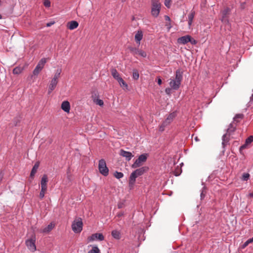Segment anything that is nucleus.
<instances>
[{
	"instance_id": "f257e3e1",
	"label": "nucleus",
	"mask_w": 253,
	"mask_h": 253,
	"mask_svg": "<svg viewBox=\"0 0 253 253\" xmlns=\"http://www.w3.org/2000/svg\"><path fill=\"white\" fill-rule=\"evenodd\" d=\"M183 79V71L181 69H178L175 73V78L169 79V84L170 87L174 90H177L181 84Z\"/></svg>"
},
{
	"instance_id": "f03ea898",
	"label": "nucleus",
	"mask_w": 253,
	"mask_h": 253,
	"mask_svg": "<svg viewBox=\"0 0 253 253\" xmlns=\"http://www.w3.org/2000/svg\"><path fill=\"white\" fill-rule=\"evenodd\" d=\"M148 167L145 166L141 167L133 171L130 175L129 180V187L132 188L135 184L136 178L139 176L143 175L148 170Z\"/></svg>"
},
{
	"instance_id": "7ed1b4c3",
	"label": "nucleus",
	"mask_w": 253,
	"mask_h": 253,
	"mask_svg": "<svg viewBox=\"0 0 253 253\" xmlns=\"http://www.w3.org/2000/svg\"><path fill=\"white\" fill-rule=\"evenodd\" d=\"M236 127V124L234 122L229 125L226 133L222 136V145L223 148L228 144L229 141V136L235 131Z\"/></svg>"
},
{
	"instance_id": "20e7f679",
	"label": "nucleus",
	"mask_w": 253,
	"mask_h": 253,
	"mask_svg": "<svg viewBox=\"0 0 253 253\" xmlns=\"http://www.w3.org/2000/svg\"><path fill=\"white\" fill-rule=\"evenodd\" d=\"M221 18L220 19L221 22L227 27L230 28V24L229 21V16L231 13V9L229 7H226L221 11Z\"/></svg>"
},
{
	"instance_id": "39448f33",
	"label": "nucleus",
	"mask_w": 253,
	"mask_h": 253,
	"mask_svg": "<svg viewBox=\"0 0 253 253\" xmlns=\"http://www.w3.org/2000/svg\"><path fill=\"white\" fill-rule=\"evenodd\" d=\"M147 157L148 154L147 153L140 155L131 165V168L132 169H136L140 167L146 161Z\"/></svg>"
},
{
	"instance_id": "423d86ee",
	"label": "nucleus",
	"mask_w": 253,
	"mask_h": 253,
	"mask_svg": "<svg viewBox=\"0 0 253 253\" xmlns=\"http://www.w3.org/2000/svg\"><path fill=\"white\" fill-rule=\"evenodd\" d=\"M83 221L81 217L75 219L72 224V229L75 233H79L83 230Z\"/></svg>"
},
{
	"instance_id": "0eeeda50",
	"label": "nucleus",
	"mask_w": 253,
	"mask_h": 253,
	"mask_svg": "<svg viewBox=\"0 0 253 253\" xmlns=\"http://www.w3.org/2000/svg\"><path fill=\"white\" fill-rule=\"evenodd\" d=\"M161 8V4L159 0H152L151 14L154 17H157L158 16Z\"/></svg>"
},
{
	"instance_id": "6e6552de",
	"label": "nucleus",
	"mask_w": 253,
	"mask_h": 253,
	"mask_svg": "<svg viewBox=\"0 0 253 253\" xmlns=\"http://www.w3.org/2000/svg\"><path fill=\"white\" fill-rule=\"evenodd\" d=\"M98 169L99 172L103 175L106 176L109 174V169L106 166V162L104 159H101L99 161Z\"/></svg>"
},
{
	"instance_id": "1a4fd4ad",
	"label": "nucleus",
	"mask_w": 253,
	"mask_h": 253,
	"mask_svg": "<svg viewBox=\"0 0 253 253\" xmlns=\"http://www.w3.org/2000/svg\"><path fill=\"white\" fill-rule=\"evenodd\" d=\"M35 242L36 238L35 237L33 238L27 239L25 241V244L28 249L32 252H34L36 251Z\"/></svg>"
},
{
	"instance_id": "9d476101",
	"label": "nucleus",
	"mask_w": 253,
	"mask_h": 253,
	"mask_svg": "<svg viewBox=\"0 0 253 253\" xmlns=\"http://www.w3.org/2000/svg\"><path fill=\"white\" fill-rule=\"evenodd\" d=\"M104 240V237L102 233H94L91 236L88 237L87 240V242H92L94 241H102Z\"/></svg>"
},
{
	"instance_id": "9b49d317",
	"label": "nucleus",
	"mask_w": 253,
	"mask_h": 253,
	"mask_svg": "<svg viewBox=\"0 0 253 253\" xmlns=\"http://www.w3.org/2000/svg\"><path fill=\"white\" fill-rule=\"evenodd\" d=\"M120 155L126 158V160L127 161H129L131 158L134 156L132 154L128 151H126L123 149H121L120 152Z\"/></svg>"
},
{
	"instance_id": "f8f14e48",
	"label": "nucleus",
	"mask_w": 253,
	"mask_h": 253,
	"mask_svg": "<svg viewBox=\"0 0 253 253\" xmlns=\"http://www.w3.org/2000/svg\"><path fill=\"white\" fill-rule=\"evenodd\" d=\"M190 41V36L186 35L179 38L177 39V42L179 44H185Z\"/></svg>"
},
{
	"instance_id": "ddd939ff",
	"label": "nucleus",
	"mask_w": 253,
	"mask_h": 253,
	"mask_svg": "<svg viewBox=\"0 0 253 253\" xmlns=\"http://www.w3.org/2000/svg\"><path fill=\"white\" fill-rule=\"evenodd\" d=\"M176 113L175 112H173L170 113L167 117L166 119L163 121L164 124H166L168 126L169 125L173 120L174 118L176 117Z\"/></svg>"
},
{
	"instance_id": "4468645a",
	"label": "nucleus",
	"mask_w": 253,
	"mask_h": 253,
	"mask_svg": "<svg viewBox=\"0 0 253 253\" xmlns=\"http://www.w3.org/2000/svg\"><path fill=\"white\" fill-rule=\"evenodd\" d=\"M143 32L142 31L138 30L136 33V34L135 35L134 38H135V41L136 43L138 44V45L140 44V41L142 40V39L143 38Z\"/></svg>"
},
{
	"instance_id": "2eb2a0df",
	"label": "nucleus",
	"mask_w": 253,
	"mask_h": 253,
	"mask_svg": "<svg viewBox=\"0 0 253 253\" xmlns=\"http://www.w3.org/2000/svg\"><path fill=\"white\" fill-rule=\"evenodd\" d=\"M61 109L65 112L69 113L70 110V104L68 101H64L61 106Z\"/></svg>"
},
{
	"instance_id": "dca6fc26",
	"label": "nucleus",
	"mask_w": 253,
	"mask_h": 253,
	"mask_svg": "<svg viewBox=\"0 0 253 253\" xmlns=\"http://www.w3.org/2000/svg\"><path fill=\"white\" fill-rule=\"evenodd\" d=\"M58 82V81H55V80H51L48 87V94H50L51 92L55 88Z\"/></svg>"
},
{
	"instance_id": "f3484780",
	"label": "nucleus",
	"mask_w": 253,
	"mask_h": 253,
	"mask_svg": "<svg viewBox=\"0 0 253 253\" xmlns=\"http://www.w3.org/2000/svg\"><path fill=\"white\" fill-rule=\"evenodd\" d=\"M252 142H253V136L251 135L248 137L245 141V143L240 146V150L241 151L244 149H246L248 145L251 144Z\"/></svg>"
},
{
	"instance_id": "a211bd4d",
	"label": "nucleus",
	"mask_w": 253,
	"mask_h": 253,
	"mask_svg": "<svg viewBox=\"0 0 253 253\" xmlns=\"http://www.w3.org/2000/svg\"><path fill=\"white\" fill-rule=\"evenodd\" d=\"M48 182L47 176L46 174H44L41 181V188L47 189V183Z\"/></svg>"
},
{
	"instance_id": "6ab92c4d",
	"label": "nucleus",
	"mask_w": 253,
	"mask_h": 253,
	"mask_svg": "<svg viewBox=\"0 0 253 253\" xmlns=\"http://www.w3.org/2000/svg\"><path fill=\"white\" fill-rule=\"evenodd\" d=\"M79 26V23L76 21H71L67 24V27L69 30H73L76 29Z\"/></svg>"
},
{
	"instance_id": "aec40b11",
	"label": "nucleus",
	"mask_w": 253,
	"mask_h": 253,
	"mask_svg": "<svg viewBox=\"0 0 253 253\" xmlns=\"http://www.w3.org/2000/svg\"><path fill=\"white\" fill-rule=\"evenodd\" d=\"M24 66H21V64H20L19 66L14 68L13 70V73L14 74L18 75L22 72L23 70L24 69Z\"/></svg>"
},
{
	"instance_id": "412c9836",
	"label": "nucleus",
	"mask_w": 253,
	"mask_h": 253,
	"mask_svg": "<svg viewBox=\"0 0 253 253\" xmlns=\"http://www.w3.org/2000/svg\"><path fill=\"white\" fill-rule=\"evenodd\" d=\"M54 224L52 222L50 223L48 226L41 230L42 233H48L50 232L54 227Z\"/></svg>"
},
{
	"instance_id": "4be33fe9",
	"label": "nucleus",
	"mask_w": 253,
	"mask_h": 253,
	"mask_svg": "<svg viewBox=\"0 0 253 253\" xmlns=\"http://www.w3.org/2000/svg\"><path fill=\"white\" fill-rule=\"evenodd\" d=\"M43 68V64H38L33 71V75L37 76Z\"/></svg>"
},
{
	"instance_id": "5701e85b",
	"label": "nucleus",
	"mask_w": 253,
	"mask_h": 253,
	"mask_svg": "<svg viewBox=\"0 0 253 253\" xmlns=\"http://www.w3.org/2000/svg\"><path fill=\"white\" fill-rule=\"evenodd\" d=\"M195 14V12L193 10H191L190 13L188 16V26L190 27L192 24L193 19L194 18V16Z\"/></svg>"
},
{
	"instance_id": "b1692460",
	"label": "nucleus",
	"mask_w": 253,
	"mask_h": 253,
	"mask_svg": "<svg viewBox=\"0 0 253 253\" xmlns=\"http://www.w3.org/2000/svg\"><path fill=\"white\" fill-rule=\"evenodd\" d=\"M39 167V164L38 163H36L34 167H33L32 169V170L31 171V173H30V177L31 178H33V177L34 176L35 173L37 172V169H38Z\"/></svg>"
},
{
	"instance_id": "393cba45",
	"label": "nucleus",
	"mask_w": 253,
	"mask_h": 253,
	"mask_svg": "<svg viewBox=\"0 0 253 253\" xmlns=\"http://www.w3.org/2000/svg\"><path fill=\"white\" fill-rule=\"evenodd\" d=\"M111 74L113 78L117 81H118L119 79H120L121 78L120 76V74H119L117 70L115 69H112L111 70Z\"/></svg>"
},
{
	"instance_id": "a878e982",
	"label": "nucleus",
	"mask_w": 253,
	"mask_h": 253,
	"mask_svg": "<svg viewBox=\"0 0 253 253\" xmlns=\"http://www.w3.org/2000/svg\"><path fill=\"white\" fill-rule=\"evenodd\" d=\"M128 49L129 50V51L130 52V53H131L133 55H134L135 56L137 55V53H138V50H139L138 48L135 47H133V46H129L128 47Z\"/></svg>"
},
{
	"instance_id": "bb28decb",
	"label": "nucleus",
	"mask_w": 253,
	"mask_h": 253,
	"mask_svg": "<svg viewBox=\"0 0 253 253\" xmlns=\"http://www.w3.org/2000/svg\"><path fill=\"white\" fill-rule=\"evenodd\" d=\"M112 236L116 239L119 240L121 238V233L119 231L115 230H113L111 233Z\"/></svg>"
},
{
	"instance_id": "cd10ccee",
	"label": "nucleus",
	"mask_w": 253,
	"mask_h": 253,
	"mask_svg": "<svg viewBox=\"0 0 253 253\" xmlns=\"http://www.w3.org/2000/svg\"><path fill=\"white\" fill-rule=\"evenodd\" d=\"M61 73V69H58L56 70V73H55L52 80H55V81L58 82V79L60 77V74Z\"/></svg>"
},
{
	"instance_id": "c85d7f7f",
	"label": "nucleus",
	"mask_w": 253,
	"mask_h": 253,
	"mask_svg": "<svg viewBox=\"0 0 253 253\" xmlns=\"http://www.w3.org/2000/svg\"><path fill=\"white\" fill-rule=\"evenodd\" d=\"M117 81L118 82L121 87H124L126 89L127 88L128 85L124 81V80L122 78L119 79V80Z\"/></svg>"
},
{
	"instance_id": "c756f323",
	"label": "nucleus",
	"mask_w": 253,
	"mask_h": 253,
	"mask_svg": "<svg viewBox=\"0 0 253 253\" xmlns=\"http://www.w3.org/2000/svg\"><path fill=\"white\" fill-rule=\"evenodd\" d=\"M87 253H100V251L97 246H93L92 249L89 251Z\"/></svg>"
},
{
	"instance_id": "7c9ffc66",
	"label": "nucleus",
	"mask_w": 253,
	"mask_h": 253,
	"mask_svg": "<svg viewBox=\"0 0 253 253\" xmlns=\"http://www.w3.org/2000/svg\"><path fill=\"white\" fill-rule=\"evenodd\" d=\"M114 175L116 178L120 179L124 176V174L121 172L116 171L114 172Z\"/></svg>"
},
{
	"instance_id": "2f4dec72",
	"label": "nucleus",
	"mask_w": 253,
	"mask_h": 253,
	"mask_svg": "<svg viewBox=\"0 0 253 253\" xmlns=\"http://www.w3.org/2000/svg\"><path fill=\"white\" fill-rule=\"evenodd\" d=\"M147 56V54L146 53V52L142 50H140L139 49L138 50V53H137V55L136 56H140V57H146Z\"/></svg>"
},
{
	"instance_id": "473e14b6",
	"label": "nucleus",
	"mask_w": 253,
	"mask_h": 253,
	"mask_svg": "<svg viewBox=\"0 0 253 253\" xmlns=\"http://www.w3.org/2000/svg\"><path fill=\"white\" fill-rule=\"evenodd\" d=\"M139 73L137 70H133L132 73V77L134 80H137L139 78Z\"/></svg>"
},
{
	"instance_id": "72a5a7b5",
	"label": "nucleus",
	"mask_w": 253,
	"mask_h": 253,
	"mask_svg": "<svg viewBox=\"0 0 253 253\" xmlns=\"http://www.w3.org/2000/svg\"><path fill=\"white\" fill-rule=\"evenodd\" d=\"M243 118V115L241 114H237L234 118V121L239 122L238 119H242Z\"/></svg>"
},
{
	"instance_id": "f704fd0d",
	"label": "nucleus",
	"mask_w": 253,
	"mask_h": 253,
	"mask_svg": "<svg viewBox=\"0 0 253 253\" xmlns=\"http://www.w3.org/2000/svg\"><path fill=\"white\" fill-rule=\"evenodd\" d=\"M46 190H47V189H46L41 188V191L40 193V195H39V197H40V199H42L44 198V194H45V193L46 191Z\"/></svg>"
},
{
	"instance_id": "c9c22d12",
	"label": "nucleus",
	"mask_w": 253,
	"mask_h": 253,
	"mask_svg": "<svg viewBox=\"0 0 253 253\" xmlns=\"http://www.w3.org/2000/svg\"><path fill=\"white\" fill-rule=\"evenodd\" d=\"M250 178V174L248 173H244L242 175V180L243 181H247Z\"/></svg>"
},
{
	"instance_id": "e433bc0d",
	"label": "nucleus",
	"mask_w": 253,
	"mask_h": 253,
	"mask_svg": "<svg viewBox=\"0 0 253 253\" xmlns=\"http://www.w3.org/2000/svg\"><path fill=\"white\" fill-rule=\"evenodd\" d=\"M167 126H168L167 125H166V124H164V123L163 122L162 124H161V125L160 126V128H159L160 131H164L165 127Z\"/></svg>"
},
{
	"instance_id": "4c0bfd02",
	"label": "nucleus",
	"mask_w": 253,
	"mask_h": 253,
	"mask_svg": "<svg viewBox=\"0 0 253 253\" xmlns=\"http://www.w3.org/2000/svg\"><path fill=\"white\" fill-rule=\"evenodd\" d=\"M170 2L171 0H165L164 3L166 7H167L168 8H169L170 6Z\"/></svg>"
},
{
	"instance_id": "58836bf2",
	"label": "nucleus",
	"mask_w": 253,
	"mask_h": 253,
	"mask_svg": "<svg viewBox=\"0 0 253 253\" xmlns=\"http://www.w3.org/2000/svg\"><path fill=\"white\" fill-rule=\"evenodd\" d=\"M43 4L45 7H49L50 6V2L49 0H44Z\"/></svg>"
},
{
	"instance_id": "ea45409f",
	"label": "nucleus",
	"mask_w": 253,
	"mask_h": 253,
	"mask_svg": "<svg viewBox=\"0 0 253 253\" xmlns=\"http://www.w3.org/2000/svg\"><path fill=\"white\" fill-rule=\"evenodd\" d=\"M171 89H172V88H171L170 87H167L165 89V92L168 94V95H170L171 93Z\"/></svg>"
},
{
	"instance_id": "a19ab883",
	"label": "nucleus",
	"mask_w": 253,
	"mask_h": 253,
	"mask_svg": "<svg viewBox=\"0 0 253 253\" xmlns=\"http://www.w3.org/2000/svg\"><path fill=\"white\" fill-rule=\"evenodd\" d=\"M250 242L249 241V240H247L242 245V248L243 249H244L246 247H247L250 244Z\"/></svg>"
},
{
	"instance_id": "79ce46f5",
	"label": "nucleus",
	"mask_w": 253,
	"mask_h": 253,
	"mask_svg": "<svg viewBox=\"0 0 253 253\" xmlns=\"http://www.w3.org/2000/svg\"><path fill=\"white\" fill-rule=\"evenodd\" d=\"M96 104L100 106H102L103 105L104 103L103 100L101 99H97L96 100Z\"/></svg>"
},
{
	"instance_id": "37998d69",
	"label": "nucleus",
	"mask_w": 253,
	"mask_h": 253,
	"mask_svg": "<svg viewBox=\"0 0 253 253\" xmlns=\"http://www.w3.org/2000/svg\"><path fill=\"white\" fill-rule=\"evenodd\" d=\"M47 62H48V59L43 58L40 60L39 63H46Z\"/></svg>"
},
{
	"instance_id": "c03bdc74",
	"label": "nucleus",
	"mask_w": 253,
	"mask_h": 253,
	"mask_svg": "<svg viewBox=\"0 0 253 253\" xmlns=\"http://www.w3.org/2000/svg\"><path fill=\"white\" fill-rule=\"evenodd\" d=\"M189 42H190L192 44H196L197 42L195 39L192 38L190 36V41H189Z\"/></svg>"
},
{
	"instance_id": "a18cd8bd",
	"label": "nucleus",
	"mask_w": 253,
	"mask_h": 253,
	"mask_svg": "<svg viewBox=\"0 0 253 253\" xmlns=\"http://www.w3.org/2000/svg\"><path fill=\"white\" fill-rule=\"evenodd\" d=\"M181 171H182V170L181 169H179V171H177L176 170H175L174 171V175L175 176H178V175H179L180 174Z\"/></svg>"
},
{
	"instance_id": "49530a36",
	"label": "nucleus",
	"mask_w": 253,
	"mask_h": 253,
	"mask_svg": "<svg viewBox=\"0 0 253 253\" xmlns=\"http://www.w3.org/2000/svg\"><path fill=\"white\" fill-rule=\"evenodd\" d=\"M165 19L166 21L169 22V23L170 22V19L169 16L165 15Z\"/></svg>"
},
{
	"instance_id": "de8ad7c7",
	"label": "nucleus",
	"mask_w": 253,
	"mask_h": 253,
	"mask_svg": "<svg viewBox=\"0 0 253 253\" xmlns=\"http://www.w3.org/2000/svg\"><path fill=\"white\" fill-rule=\"evenodd\" d=\"M166 26L167 27L168 30H169L171 27V24H170V22H169V23H167L166 24Z\"/></svg>"
},
{
	"instance_id": "09e8293b",
	"label": "nucleus",
	"mask_w": 253,
	"mask_h": 253,
	"mask_svg": "<svg viewBox=\"0 0 253 253\" xmlns=\"http://www.w3.org/2000/svg\"><path fill=\"white\" fill-rule=\"evenodd\" d=\"M124 204L123 203H119L118 204V207L119 209H121L123 207Z\"/></svg>"
},
{
	"instance_id": "8fccbe9b",
	"label": "nucleus",
	"mask_w": 253,
	"mask_h": 253,
	"mask_svg": "<svg viewBox=\"0 0 253 253\" xmlns=\"http://www.w3.org/2000/svg\"><path fill=\"white\" fill-rule=\"evenodd\" d=\"M54 23V22H50L47 23L46 24V26L48 27H50L51 26L53 25Z\"/></svg>"
},
{
	"instance_id": "3c124183",
	"label": "nucleus",
	"mask_w": 253,
	"mask_h": 253,
	"mask_svg": "<svg viewBox=\"0 0 253 253\" xmlns=\"http://www.w3.org/2000/svg\"><path fill=\"white\" fill-rule=\"evenodd\" d=\"M157 82L159 85H161L162 84V81L160 77L158 78Z\"/></svg>"
},
{
	"instance_id": "603ef678",
	"label": "nucleus",
	"mask_w": 253,
	"mask_h": 253,
	"mask_svg": "<svg viewBox=\"0 0 253 253\" xmlns=\"http://www.w3.org/2000/svg\"><path fill=\"white\" fill-rule=\"evenodd\" d=\"M123 215H124V213L123 212H120L118 213L117 216L119 217H120L122 216Z\"/></svg>"
},
{
	"instance_id": "864d4df0",
	"label": "nucleus",
	"mask_w": 253,
	"mask_h": 253,
	"mask_svg": "<svg viewBox=\"0 0 253 253\" xmlns=\"http://www.w3.org/2000/svg\"><path fill=\"white\" fill-rule=\"evenodd\" d=\"M249 240L251 243H253V237L249 239Z\"/></svg>"
},
{
	"instance_id": "5fc2aeb1",
	"label": "nucleus",
	"mask_w": 253,
	"mask_h": 253,
	"mask_svg": "<svg viewBox=\"0 0 253 253\" xmlns=\"http://www.w3.org/2000/svg\"><path fill=\"white\" fill-rule=\"evenodd\" d=\"M204 197H205V195H204L203 192H202L201 193V197L202 199H203V198H204Z\"/></svg>"
},
{
	"instance_id": "6e6d98bb",
	"label": "nucleus",
	"mask_w": 253,
	"mask_h": 253,
	"mask_svg": "<svg viewBox=\"0 0 253 253\" xmlns=\"http://www.w3.org/2000/svg\"><path fill=\"white\" fill-rule=\"evenodd\" d=\"M250 100H251V101H253V94L252 95V96L250 97Z\"/></svg>"
},
{
	"instance_id": "4d7b16f0",
	"label": "nucleus",
	"mask_w": 253,
	"mask_h": 253,
	"mask_svg": "<svg viewBox=\"0 0 253 253\" xmlns=\"http://www.w3.org/2000/svg\"><path fill=\"white\" fill-rule=\"evenodd\" d=\"M249 196H250L251 197H253V193H250Z\"/></svg>"
},
{
	"instance_id": "13d9d810",
	"label": "nucleus",
	"mask_w": 253,
	"mask_h": 253,
	"mask_svg": "<svg viewBox=\"0 0 253 253\" xmlns=\"http://www.w3.org/2000/svg\"><path fill=\"white\" fill-rule=\"evenodd\" d=\"M2 18V16L0 14V19Z\"/></svg>"
},
{
	"instance_id": "bf43d9fd",
	"label": "nucleus",
	"mask_w": 253,
	"mask_h": 253,
	"mask_svg": "<svg viewBox=\"0 0 253 253\" xmlns=\"http://www.w3.org/2000/svg\"><path fill=\"white\" fill-rule=\"evenodd\" d=\"M195 140H197V141L198 140L197 137L195 138Z\"/></svg>"
},
{
	"instance_id": "052dcab7",
	"label": "nucleus",
	"mask_w": 253,
	"mask_h": 253,
	"mask_svg": "<svg viewBox=\"0 0 253 253\" xmlns=\"http://www.w3.org/2000/svg\"><path fill=\"white\" fill-rule=\"evenodd\" d=\"M123 2L125 1L126 0H122Z\"/></svg>"
},
{
	"instance_id": "680f3d73",
	"label": "nucleus",
	"mask_w": 253,
	"mask_h": 253,
	"mask_svg": "<svg viewBox=\"0 0 253 253\" xmlns=\"http://www.w3.org/2000/svg\"><path fill=\"white\" fill-rule=\"evenodd\" d=\"M31 78H33V75H32V76H31Z\"/></svg>"
}]
</instances>
